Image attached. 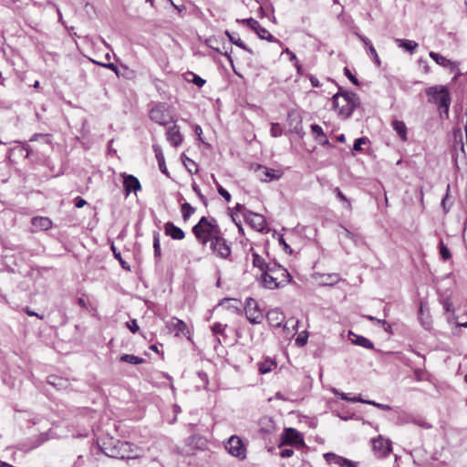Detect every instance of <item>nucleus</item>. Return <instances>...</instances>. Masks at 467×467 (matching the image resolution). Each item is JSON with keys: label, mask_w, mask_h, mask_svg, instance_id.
I'll list each match as a JSON object with an SVG mask.
<instances>
[{"label": "nucleus", "mask_w": 467, "mask_h": 467, "mask_svg": "<svg viewBox=\"0 0 467 467\" xmlns=\"http://www.w3.org/2000/svg\"><path fill=\"white\" fill-rule=\"evenodd\" d=\"M258 282L265 289H278L292 282L290 273L275 261L270 262V266L265 274L258 277Z\"/></svg>", "instance_id": "obj_1"}, {"label": "nucleus", "mask_w": 467, "mask_h": 467, "mask_svg": "<svg viewBox=\"0 0 467 467\" xmlns=\"http://www.w3.org/2000/svg\"><path fill=\"white\" fill-rule=\"evenodd\" d=\"M333 108L337 110L339 118L348 119L354 109L360 105L358 96L351 91L343 90L341 87L332 97Z\"/></svg>", "instance_id": "obj_2"}, {"label": "nucleus", "mask_w": 467, "mask_h": 467, "mask_svg": "<svg viewBox=\"0 0 467 467\" xmlns=\"http://www.w3.org/2000/svg\"><path fill=\"white\" fill-rule=\"evenodd\" d=\"M137 447L129 441L114 440L112 438L103 441L101 451L109 457L117 459H136L139 457L135 453Z\"/></svg>", "instance_id": "obj_3"}, {"label": "nucleus", "mask_w": 467, "mask_h": 467, "mask_svg": "<svg viewBox=\"0 0 467 467\" xmlns=\"http://www.w3.org/2000/svg\"><path fill=\"white\" fill-rule=\"evenodd\" d=\"M192 233L202 244L211 243L222 234L216 219L205 216H202L192 227Z\"/></svg>", "instance_id": "obj_4"}, {"label": "nucleus", "mask_w": 467, "mask_h": 467, "mask_svg": "<svg viewBox=\"0 0 467 467\" xmlns=\"http://www.w3.org/2000/svg\"><path fill=\"white\" fill-rule=\"evenodd\" d=\"M426 95L429 97V102L435 103L438 108L448 114L451 103L449 90L444 86H433L426 89Z\"/></svg>", "instance_id": "obj_5"}, {"label": "nucleus", "mask_w": 467, "mask_h": 467, "mask_svg": "<svg viewBox=\"0 0 467 467\" xmlns=\"http://www.w3.org/2000/svg\"><path fill=\"white\" fill-rule=\"evenodd\" d=\"M150 119L161 126L167 125L170 121V115L166 104L155 105L150 111Z\"/></svg>", "instance_id": "obj_6"}, {"label": "nucleus", "mask_w": 467, "mask_h": 467, "mask_svg": "<svg viewBox=\"0 0 467 467\" xmlns=\"http://www.w3.org/2000/svg\"><path fill=\"white\" fill-rule=\"evenodd\" d=\"M225 449L228 452L237 458L244 459L246 456V449L242 440L237 436L229 438L225 444Z\"/></svg>", "instance_id": "obj_7"}, {"label": "nucleus", "mask_w": 467, "mask_h": 467, "mask_svg": "<svg viewBox=\"0 0 467 467\" xmlns=\"http://www.w3.org/2000/svg\"><path fill=\"white\" fill-rule=\"evenodd\" d=\"M245 315L252 324H260L264 319L263 313L259 310L257 303L253 298L246 300Z\"/></svg>", "instance_id": "obj_8"}, {"label": "nucleus", "mask_w": 467, "mask_h": 467, "mask_svg": "<svg viewBox=\"0 0 467 467\" xmlns=\"http://www.w3.org/2000/svg\"><path fill=\"white\" fill-rule=\"evenodd\" d=\"M210 246L213 253L223 259L227 258L231 254V248L222 234L213 240Z\"/></svg>", "instance_id": "obj_9"}, {"label": "nucleus", "mask_w": 467, "mask_h": 467, "mask_svg": "<svg viewBox=\"0 0 467 467\" xmlns=\"http://www.w3.org/2000/svg\"><path fill=\"white\" fill-rule=\"evenodd\" d=\"M304 443L302 434L296 429L287 428L282 436V445H300Z\"/></svg>", "instance_id": "obj_10"}, {"label": "nucleus", "mask_w": 467, "mask_h": 467, "mask_svg": "<svg viewBox=\"0 0 467 467\" xmlns=\"http://www.w3.org/2000/svg\"><path fill=\"white\" fill-rule=\"evenodd\" d=\"M245 221L256 231L262 232L265 228V219L263 215L251 211L244 213Z\"/></svg>", "instance_id": "obj_11"}, {"label": "nucleus", "mask_w": 467, "mask_h": 467, "mask_svg": "<svg viewBox=\"0 0 467 467\" xmlns=\"http://www.w3.org/2000/svg\"><path fill=\"white\" fill-rule=\"evenodd\" d=\"M373 450L379 457H385L391 451V442L388 439L379 436L372 441Z\"/></svg>", "instance_id": "obj_12"}, {"label": "nucleus", "mask_w": 467, "mask_h": 467, "mask_svg": "<svg viewBox=\"0 0 467 467\" xmlns=\"http://www.w3.org/2000/svg\"><path fill=\"white\" fill-rule=\"evenodd\" d=\"M123 177V186L125 194L129 195L131 192L137 193L141 189V185L138 178L131 174L121 173Z\"/></svg>", "instance_id": "obj_13"}, {"label": "nucleus", "mask_w": 467, "mask_h": 467, "mask_svg": "<svg viewBox=\"0 0 467 467\" xmlns=\"http://www.w3.org/2000/svg\"><path fill=\"white\" fill-rule=\"evenodd\" d=\"M324 459L328 464H335L339 467H357V463L346 459L342 456H338L333 452H327L324 454Z\"/></svg>", "instance_id": "obj_14"}, {"label": "nucleus", "mask_w": 467, "mask_h": 467, "mask_svg": "<svg viewBox=\"0 0 467 467\" xmlns=\"http://www.w3.org/2000/svg\"><path fill=\"white\" fill-rule=\"evenodd\" d=\"M418 318L421 324V326L426 330L431 329V317L429 312V308L426 303L421 302L420 305Z\"/></svg>", "instance_id": "obj_15"}, {"label": "nucleus", "mask_w": 467, "mask_h": 467, "mask_svg": "<svg viewBox=\"0 0 467 467\" xmlns=\"http://www.w3.org/2000/svg\"><path fill=\"white\" fill-rule=\"evenodd\" d=\"M166 139L173 147H178L182 144V135L181 134L180 129L177 125L168 128L166 131Z\"/></svg>", "instance_id": "obj_16"}, {"label": "nucleus", "mask_w": 467, "mask_h": 467, "mask_svg": "<svg viewBox=\"0 0 467 467\" xmlns=\"http://www.w3.org/2000/svg\"><path fill=\"white\" fill-rule=\"evenodd\" d=\"M429 56L440 66L450 68L451 71L455 70L458 67V64L456 62L451 61L450 59H447L443 56L440 55L439 53H436L434 51H431Z\"/></svg>", "instance_id": "obj_17"}, {"label": "nucleus", "mask_w": 467, "mask_h": 467, "mask_svg": "<svg viewBox=\"0 0 467 467\" xmlns=\"http://www.w3.org/2000/svg\"><path fill=\"white\" fill-rule=\"evenodd\" d=\"M266 319H267L268 323L270 324V326H272L274 327H279L282 325V323L285 319V317L279 309L275 308V309L269 310L266 313Z\"/></svg>", "instance_id": "obj_18"}, {"label": "nucleus", "mask_w": 467, "mask_h": 467, "mask_svg": "<svg viewBox=\"0 0 467 467\" xmlns=\"http://www.w3.org/2000/svg\"><path fill=\"white\" fill-rule=\"evenodd\" d=\"M165 234L174 240H182L185 237L184 232L171 222L164 224Z\"/></svg>", "instance_id": "obj_19"}, {"label": "nucleus", "mask_w": 467, "mask_h": 467, "mask_svg": "<svg viewBox=\"0 0 467 467\" xmlns=\"http://www.w3.org/2000/svg\"><path fill=\"white\" fill-rule=\"evenodd\" d=\"M152 150H153V151L155 153V157L157 159L160 171L163 174L168 175V170H167V167H166V164H165V159H164V155H163V152H162V150H161V146H159L157 144H153L152 145Z\"/></svg>", "instance_id": "obj_20"}, {"label": "nucleus", "mask_w": 467, "mask_h": 467, "mask_svg": "<svg viewBox=\"0 0 467 467\" xmlns=\"http://www.w3.org/2000/svg\"><path fill=\"white\" fill-rule=\"evenodd\" d=\"M349 336H353V338H350V340L354 345L360 346L367 349L374 348V344L368 338H367L363 336L356 335L351 331L349 332Z\"/></svg>", "instance_id": "obj_21"}, {"label": "nucleus", "mask_w": 467, "mask_h": 467, "mask_svg": "<svg viewBox=\"0 0 467 467\" xmlns=\"http://www.w3.org/2000/svg\"><path fill=\"white\" fill-rule=\"evenodd\" d=\"M32 224L36 229L46 231L52 227V222L47 217H34L32 219Z\"/></svg>", "instance_id": "obj_22"}, {"label": "nucleus", "mask_w": 467, "mask_h": 467, "mask_svg": "<svg viewBox=\"0 0 467 467\" xmlns=\"http://www.w3.org/2000/svg\"><path fill=\"white\" fill-rule=\"evenodd\" d=\"M393 130L397 132L402 141L407 140V127L401 120L395 119L391 123Z\"/></svg>", "instance_id": "obj_23"}, {"label": "nucleus", "mask_w": 467, "mask_h": 467, "mask_svg": "<svg viewBox=\"0 0 467 467\" xmlns=\"http://www.w3.org/2000/svg\"><path fill=\"white\" fill-rule=\"evenodd\" d=\"M351 402H360V403L369 404V405L377 407L382 410H391V407L388 404H382V403L376 402L374 400H364L361 398V396L353 397V399L351 400Z\"/></svg>", "instance_id": "obj_24"}, {"label": "nucleus", "mask_w": 467, "mask_h": 467, "mask_svg": "<svg viewBox=\"0 0 467 467\" xmlns=\"http://www.w3.org/2000/svg\"><path fill=\"white\" fill-rule=\"evenodd\" d=\"M395 42L399 47L412 53L418 47V43L413 40L396 38Z\"/></svg>", "instance_id": "obj_25"}, {"label": "nucleus", "mask_w": 467, "mask_h": 467, "mask_svg": "<svg viewBox=\"0 0 467 467\" xmlns=\"http://www.w3.org/2000/svg\"><path fill=\"white\" fill-rule=\"evenodd\" d=\"M253 265L254 267L259 268L262 271V274L266 272L267 268L270 266V262L265 263V259L257 254L256 253L253 254Z\"/></svg>", "instance_id": "obj_26"}, {"label": "nucleus", "mask_w": 467, "mask_h": 467, "mask_svg": "<svg viewBox=\"0 0 467 467\" xmlns=\"http://www.w3.org/2000/svg\"><path fill=\"white\" fill-rule=\"evenodd\" d=\"M255 33L261 39H265L269 42H277L278 40L265 27L259 25Z\"/></svg>", "instance_id": "obj_27"}, {"label": "nucleus", "mask_w": 467, "mask_h": 467, "mask_svg": "<svg viewBox=\"0 0 467 467\" xmlns=\"http://www.w3.org/2000/svg\"><path fill=\"white\" fill-rule=\"evenodd\" d=\"M153 250H154V258L156 262H159L161 256V243H160V234L158 232L153 233Z\"/></svg>", "instance_id": "obj_28"}, {"label": "nucleus", "mask_w": 467, "mask_h": 467, "mask_svg": "<svg viewBox=\"0 0 467 467\" xmlns=\"http://www.w3.org/2000/svg\"><path fill=\"white\" fill-rule=\"evenodd\" d=\"M119 360L133 365H139L144 362V359L142 358L137 357L132 354H123L120 356Z\"/></svg>", "instance_id": "obj_29"}, {"label": "nucleus", "mask_w": 467, "mask_h": 467, "mask_svg": "<svg viewBox=\"0 0 467 467\" xmlns=\"http://www.w3.org/2000/svg\"><path fill=\"white\" fill-rule=\"evenodd\" d=\"M275 366V363L273 360L265 359L258 363V369L261 374H266L270 372Z\"/></svg>", "instance_id": "obj_30"}, {"label": "nucleus", "mask_w": 467, "mask_h": 467, "mask_svg": "<svg viewBox=\"0 0 467 467\" xmlns=\"http://www.w3.org/2000/svg\"><path fill=\"white\" fill-rule=\"evenodd\" d=\"M181 158L182 160L183 165L185 166L189 172H198L197 164L192 159L187 157L185 154H182Z\"/></svg>", "instance_id": "obj_31"}, {"label": "nucleus", "mask_w": 467, "mask_h": 467, "mask_svg": "<svg viewBox=\"0 0 467 467\" xmlns=\"http://www.w3.org/2000/svg\"><path fill=\"white\" fill-rule=\"evenodd\" d=\"M195 209L188 202L182 204V219L186 222L194 213Z\"/></svg>", "instance_id": "obj_32"}, {"label": "nucleus", "mask_w": 467, "mask_h": 467, "mask_svg": "<svg viewBox=\"0 0 467 467\" xmlns=\"http://www.w3.org/2000/svg\"><path fill=\"white\" fill-rule=\"evenodd\" d=\"M239 302L236 299L233 298H223L218 306H223L227 309L239 310L238 307Z\"/></svg>", "instance_id": "obj_33"}, {"label": "nucleus", "mask_w": 467, "mask_h": 467, "mask_svg": "<svg viewBox=\"0 0 467 467\" xmlns=\"http://www.w3.org/2000/svg\"><path fill=\"white\" fill-rule=\"evenodd\" d=\"M334 193L336 194L337 198L338 200H340L341 202H343L344 203V207L346 209H348V211H351L352 209V206H351V203L349 202V200L344 195V193L340 191V189L338 187H336L334 190H333Z\"/></svg>", "instance_id": "obj_34"}, {"label": "nucleus", "mask_w": 467, "mask_h": 467, "mask_svg": "<svg viewBox=\"0 0 467 467\" xmlns=\"http://www.w3.org/2000/svg\"><path fill=\"white\" fill-rule=\"evenodd\" d=\"M441 303H442L444 310L447 313H452V317H448V321L450 323L454 321L455 320V317H454V308H453L452 302L449 298H445V299L442 300Z\"/></svg>", "instance_id": "obj_35"}, {"label": "nucleus", "mask_w": 467, "mask_h": 467, "mask_svg": "<svg viewBox=\"0 0 467 467\" xmlns=\"http://www.w3.org/2000/svg\"><path fill=\"white\" fill-rule=\"evenodd\" d=\"M259 169L263 171L264 174L265 175V179L262 178V181H271L275 179H278L279 176L275 174V170L267 169L265 167L259 166Z\"/></svg>", "instance_id": "obj_36"}, {"label": "nucleus", "mask_w": 467, "mask_h": 467, "mask_svg": "<svg viewBox=\"0 0 467 467\" xmlns=\"http://www.w3.org/2000/svg\"><path fill=\"white\" fill-rule=\"evenodd\" d=\"M111 250L113 252L114 257L116 259H118L119 264L121 265V267L125 270L130 271V265L122 259L120 252L117 251V249L115 248V246L113 244L111 245Z\"/></svg>", "instance_id": "obj_37"}, {"label": "nucleus", "mask_w": 467, "mask_h": 467, "mask_svg": "<svg viewBox=\"0 0 467 467\" xmlns=\"http://www.w3.org/2000/svg\"><path fill=\"white\" fill-rule=\"evenodd\" d=\"M226 327H227L226 324H222V323L217 322V323H214L211 327V329L214 335H221V336L224 337V332H225Z\"/></svg>", "instance_id": "obj_38"}, {"label": "nucleus", "mask_w": 467, "mask_h": 467, "mask_svg": "<svg viewBox=\"0 0 467 467\" xmlns=\"http://www.w3.org/2000/svg\"><path fill=\"white\" fill-rule=\"evenodd\" d=\"M236 22L246 24L251 29H253L254 32L256 31L257 27H259V23L255 19L250 17V18H244V19H237Z\"/></svg>", "instance_id": "obj_39"}, {"label": "nucleus", "mask_w": 467, "mask_h": 467, "mask_svg": "<svg viewBox=\"0 0 467 467\" xmlns=\"http://www.w3.org/2000/svg\"><path fill=\"white\" fill-rule=\"evenodd\" d=\"M439 247H440V254H441L442 259L445 261L449 260L451 257V254L449 248L443 244L442 241L440 242Z\"/></svg>", "instance_id": "obj_40"}, {"label": "nucleus", "mask_w": 467, "mask_h": 467, "mask_svg": "<svg viewBox=\"0 0 467 467\" xmlns=\"http://www.w3.org/2000/svg\"><path fill=\"white\" fill-rule=\"evenodd\" d=\"M230 42L251 54L253 53L251 48H249L239 37L236 38L235 36H230Z\"/></svg>", "instance_id": "obj_41"}, {"label": "nucleus", "mask_w": 467, "mask_h": 467, "mask_svg": "<svg viewBox=\"0 0 467 467\" xmlns=\"http://www.w3.org/2000/svg\"><path fill=\"white\" fill-rule=\"evenodd\" d=\"M270 133L274 138L280 137L283 134V129L281 125L279 123H272Z\"/></svg>", "instance_id": "obj_42"}, {"label": "nucleus", "mask_w": 467, "mask_h": 467, "mask_svg": "<svg viewBox=\"0 0 467 467\" xmlns=\"http://www.w3.org/2000/svg\"><path fill=\"white\" fill-rule=\"evenodd\" d=\"M192 78V79H187L189 82H192L193 83L194 85H196L197 87L199 88H202L204 84H205V79L202 78L200 76L192 73V72H190L189 73Z\"/></svg>", "instance_id": "obj_43"}, {"label": "nucleus", "mask_w": 467, "mask_h": 467, "mask_svg": "<svg viewBox=\"0 0 467 467\" xmlns=\"http://www.w3.org/2000/svg\"><path fill=\"white\" fill-rule=\"evenodd\" d=\"M310 128H311L313 134L315 135V139H318V137L325 139V133L323 131V129L319 125L312 124L310 126Z\"/></svg>", "instance_id": "obj_44"}, {"label": "nucleus", "mask_w": 467, "mask_h": 467, "mask_svg": "<svg viewBox=\"0 0 467 467\" xmlns=\"http://www.w3.org/2000/svg\"><path fill=\"white\" fill-rule=\"evenodd\" d=\"M216 188H217L218 193L222 197H223L225 199V201H227V202L231 201V194L219 182H216Z\"/></svg>", "instance_id": "obj_45"}, {"label": "nucleus", "mask_w": 467, "mask_h": 467, "mask_svg": "<svg viewBox=\"0 0 467 467\" xmlns=\"http://www.w3.org/2000/svg\"><path fill=\"white\" fill-rule=\"evenodd\" d=\"M172 325L178 332H184V330L187 327L186 324L182 320L178 318L173 319Z\"/></svg>", "instance_id": "obj_46"}, {"label": "nucleus", "mask_w": 467, "mask_h": 467, "mask_svg": "<svg viewBox=\"0 0 467 467\" xmlns=\"http://www.w3.org/2000/svg\"><path fill=\"white\" fill-rule=\"evenodd\" d=\"M368 141V139L365 138V137H360L358 139H357L355 141H354V145H353V150L355 151H359L361 150L362 149V145L366 144Z\"/></svg>", "instance_id": "obj_47"}, {"label": "nucleus", "mask_w": 467, "mask_h": 467, "mask_svg": "<svg viewBox=\"0 0 467 467\" xmlns=\"http://www.w3.org/2000/svg\"><path fill=\"white\" fill-rule=\"evenodd\" d=\"M192 190L194 191V192L197 194V196L199 197V199L203 202V204L206 206L207 205V199L205 198V196L202 193L199 186L196 184V183H193L192 184Z\"/></svg>", "instance_id": "obj_48"}, {"label": "nucleus", "mask_w": 467, "mask_h": 467, "mask_svg": "<svg viewBox=\"0 0 467 467\" xmlns=\"http://www.w3.org/2000/svg\"><path fill=\"white\" fill-rule=\"evenodd\" d=\"M126 326L130 330L131 333H136L140 329V327L138 326L136 319H132V320L127 322Z\"/></svg>", "instance_id": "obj_49"}, {"label": "nucleus", "mask_w": 467, "mask_h": 467, "mask_svg": "<svg viewBox=\"0 0 467 467\" xmlns=\"http://www.w3.org/2000/svg\"><path fill=\"white\" fill-rule=\"evenodd\" d=\"M368 54L372 57V58H373V60H374L375 64H376L378 67H379V66H380V64H381V63H380V59H379V56H378V53H377V51H376V49H375V47H369V49H368Z\"/></svg>", "instance_id": "obj_50"}, {"label": "nucleus", "mask_w": 467, "mask_h": 467, "mask_svg": "<svg viewBox=\"0 0 467 467\" xmlns=\"http://www.w3.org/2000/svg\"><path fill=\"white\" fill-rule=\"evenodd\" d=\"M339 281V276L337 274H330L327 275V278L326 280V285H333Z\"/></svg>", "instance_id": "obj_51"}, {"label": "nucleus", "mask_w": 467, "mask_h": 467, "mask_svg": "<svg viewBox=\"0 0 467 467\" xmlns=\"http://www.w3.org/2000/svg\"><path fill=\"white\" fill-rule=\"evenodd\" d=\"M344 73L354 85L358 86L359 84L358 78L351 73V71L348 67L344 68Z\"/></svg>", "instance_id": "obj_52"}, {"label": "nucleus", "mask_w": 467, "mask_h": 467, "mask_svg": "<svg viewBox=\"0 0 467 467\" xmlns=\"http://www.w3.org/2000/svg\"><path fill=\"white\" fill-rule=\"evenodd\" d=\"M99 65L112 70L117 76H119L118 67L113 63H98Z\"/></svg>", "instance_id": "obj_53"}, {"label": "nucleus", "mask_w": 467, "mask_h": 467, "mask_svg": "<svg viewBox=\"0 0 467 467\" xmlns=\"http://www.w3.org/2000/svg\"><path fill=\"white\" fill-rule=\"evenodd\" d=\"M74 203L77 208H82L87 204V202L83 198L78 196L75 198Z\"/></svg>", "instance_id": "obj_54"}, {"label": "nucleus", "mask_w": 467, "mask_h": 467, "mask_svg": "<svg viewBox=\"0 0 467 467\" xmlns=\"http://www.w3.org/2000/svg\"><path fill=\"white\" fill-rule=\"evenodd\" d=\"M333 392L339 396L341 400H348V401H351V400L353 398H349L348 395L347 393H344V392H339L337 389H333Z\"/></svg>", "instance_id": "obj_55"}, {"label": "nucleus", "mask_w": 467, "mask_h": 467, "mask_svg": "<svg viewBox=\"0 0 467 467\" xmlns=\"http://www.w3.org/2000/svg\"><path fill=\"white\" fill-rule=\"evenodd\" d=\"M60 381H61V379H57V377H54V376L49 377V378H48V379H47V382H48L50 385L54 386V387H58V386H60V385H61V384H60Z\"/></svg>", "instance_id": "obj_56"}, {"label": "nucleus", "mask_w": 467, "mask_h": 467, "mask_svg": "<svg viewBox=\"0 0 467 467\" xmlns=\"http://www.w3.org/2000/svg\"><path fill=\"white\" fill-rule=\"evenodd\" d=\"M294 454V451L292 449H283L280 451V456L282 458H288L291 457Z\"/></svg>", "instance_id": "obj_57"}, {"label": "nucleus", "mask_w": 467, "mask_h": 467, "mask_svg": "<svg viewBox=\"0 0 467 467\" xmlns=\"http://www.w3.org/2000/svg\"><path fill=\"white\" fill-rule=\"evenodd\" d=\"M341 234L346 237V238H348V239H351L353 241L356 242L355 240V234L353 233H351L349 230H348L347 228H343V231L341 233Z\"/></svg>", "instance_id": "obj_58"}, {"label": "nucleus", "mask_w": 467, "mask_h": 467, "mask_svg": "<svg viewBox=\"0 0 467 467\" xmlns=\"http://www.w3.org/2000/svg\"><path fill=\"white\" fill-rule=\"evenodd\" d=\"M358 37L364 43V45L368 47V49H369L370 47H373L371 41L365 36L358 35Z\"/></svg>", "instance_id": "obj_59"}, {"label": "nucleus", "mask_w": 467, "mask_h": 467, "mask_svg": "<svg viewBox=\"0 0 467 467\" xmlns=\"http://www.w3.org/2000/svg\"><path fill=\"white\" fill-rule=\"evenodd\" d=\"M366 318L370 320V321H373V322H375L377 324H382V325H386L387 324L385 319H379V318H376L375 317H372V316H367Z\"/></svg>", "instance_id": "obj_60"}, {"label": "nucleus", "mask_w": 467, "mask_h": 467, "mask_svg": "<svg viewBox=\"0 0 467 467\" xmlns=\"http://www.w3.org/2000/svg\"><path fill=\"white\" fill-rule=\"evenodd\" d=\"M279 244H282L285 251H288L289 253H292L291 247L285 243L283 236H280L279 238Z\"/></svg>", "instance_id": "obj_61"}, {"label": "nucleus", "mask_w": 467, "mask_h": 467, "mask_svg": "<svg viewBox=\"0 0 467 467\" xmlns=\"http://www.w3.org/2000/svg\"><path fill=\"white\" fill-rule=\"evenodd\" d=\"M25 312L30 316V317H36L40 319H43V316H40L39 314L36 313L35 311L31 310L29 307H26Z\"/></svg>", "instance_id": "obj_62"}, {"label": "nucleus", "mask_w": 467, "mask_h": 467, "mask_svg": "<svg viewBox=\"0 0 467 467\" xmlns=\"http://www.w3.org/2000/svg\"><path fill=\"white\" fill-rule=\"evenodd\" d=\"M309 80H310L311 85H312L313 87L317 88V87H319V86H320L319 80H318L316 77H314V76H310V77H309Z\"/></svg>", "instance_id": "obj_63"}, {"label": "nucleus", "mask_w": 467, "mask_h": 467, "mask_svg": "<svg viewBox=\"0 0 467 467\" xmlns=\"http://www.w3.org/2000/svg\"><path fill=\"white\" fill-rule=\"evenodd\" d=\"M306 337H303L301 336H299L296 339V342L298 346H304L306 343Z\"/></svg>", "instance_id": "obj_64"}]
</instances>
